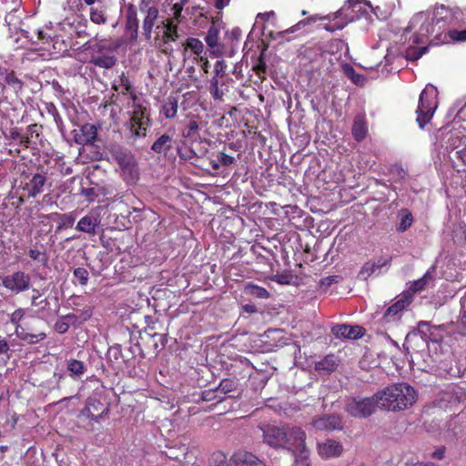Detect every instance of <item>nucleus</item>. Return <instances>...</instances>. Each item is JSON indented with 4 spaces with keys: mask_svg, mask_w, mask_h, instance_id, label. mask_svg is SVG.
I'll use <instances>...</instances> for the list:
<instances>
[{
    "mask_svg": "<svg viewBox=\"0 0 466 466\" xmlns=\"http://www.w3.org/2000/svg\"><path fill=\"white\" fill-rule=\"evenodd\" d=\"M263 431L264 441L273 448H284L287 441L285 427H277L275 425H265L260 428Z\"/></svg>",
    "mask_w": 466,
    "mask_h": 466,
    "instance_id": "13",
    "label": "nucleus"
},
{
    "mask_svg": "<svg viewBox=\"0 0 466 466\" xmlns=\"http://www.w3.org/2000/svg\"><path fill=\"white\" fill-rule=\"evenodd\" d=\"M11 357V350L6 339L0 337V364H5Z\"/></svg>",
    "mask_w": 466,
    "mask_h": 466,
    "instance_id": "48",
    "label": "nucleus"
},
{
    "mask_svg": "<svg viewBox=\"0 0 466 466\" xmlns=\"http://www.w3.org/2000/svg\"><path fill=\"white\" fill-rule=\"evenodd\" d=\"M433 281V275L431 270H428L422 278L413 281L410 285V291L416 293L424 289L431 282Z\"/></svg>",
    "mask_w": 466,
    "mask_h": 466,
    "instance_id": "36",
    "label": "nucleus"
},
{
    "mask_svg": "<svg viewBox=\"0 0 466 466\" xmlns=\"http://www.w3.org/2000/svg\"><path fill=\"white\" fill-rule=\"evenodd\" d=\"M41 294L39 290L33 289L32 290V298H31V305L33 307H39V310L49 309L50 303L47 299H44L40 300Z\"/></svg>",
    "mask_w": 466,
    "mask_h": 466,
    "instance_id": "42",
    "label": "nucleus"
},
{
    "mask_svg": "<svg viewBox=\"0 0 466 466\" xmlns=\"http://www.w3.org/2000/svg\"><path fill=\"white\" fill-rule=\"evenodd\" d=\"M46 178L44 175L35 174L24 189L27 192L28 198H35L44 191Z\"/></svg>",
    "mask_w": 466,
    "mask_h": 466,
    "instance_id": "21",
    "label": "nucleus"
},
{
    "mask_svg": "<svg viewBox=\"0 0 466 466\" xmlns=\"http://www.w3.org/2000/svg\"><path fill=\"white\" fill-rule=\"evenodd\" d=\"M445 400L451 404L460 403L465 399V393L461 389H452L444 393Z\"/></svg>",
    "mask_w": 466,
    "mask_h": 466,
    "instance_id": "43",
    "label": "nucleus"
},
{
    "mask_svg": "<svg viewBox=\"0 0 466 466\" xmlns=\"http://www.w3.org/2000/svg\"><path fill=\"white\" fill-rule=\"evenodd\" d=\"M379 408L385 410L399 411L411 407L417 399L415 390L407 383L391 384L376 392Z\"/></svg>",
    "mask_w": 466,
    "mask_h": 466,
    "instance_id": "2",
    "label": "nucleus"
},
{
    "mask_svg": "<svg viewBox=\"0 0 466 466\" xmlns=\"http://www.w3.org/2000/svg\"><path fill=\"white\" fill-rule=\"evenodd\" d=\"M182 136L185 138H188L193 141L198 140L200 137L199 125H198V121L195 119L189 120L186 128L183 130Z\"/></svg>",
    "mask_w": 466,
    "mask_h": 466,
    "instance_id": "37",
    "label": "nucleus"
},
{
    "mask_svg": "<svg viewBox=\"0 0 466 466\" xmlns=\"http://www.w3.org/2000/svg\"><path fill=\"white\" fill-rule=\"evenodd\" d=\"M25 316L24 309H15L10 316V322L15 326V334L16 336L30 344L37 343L44 340L46 338V334L44 331H39L36 333L29 332L27 329L29 328H25L20 324V321Z\"/></svg>",
    "mask_w": 466,
    "mask_h": 466,
    "instance_id": "10",
    "label": "nucleus"
},
{
    "mask_svg": "<svg viewBox=\"0 0 466 466\" xmlns=\"http://www.w3.org/2000/svg\"><path fill=\"white\" fill-rule=\"evenodd\" d=\"M245 291L247 294H249L258 299L269 298V292L265 288L255 284H248L245 287Z\"/></svg>",
    "mask_w": 466,
    "mask_h": 466,
    "instance_id": "41",
    "label": "nucleus"
},
{
    "mask_svg": "<svg viewBox=\"0 0 466 466\" xmlns=\"http://www.w3.org/2000/svg\"><path fill=\"white\" fill-rule=\"evenodd\" d=\"M100 224V219L94 214H88L83 217L76 225V229L81 232L95 235L96 228Z\"/></svg>",
    "mask_w": 466,
    "mask_h": 466,
    "instance_id": "23",
    "label": "nucleus"
},
{
    "mask_svg": "<svg viewBox=\"0 0 466 466\" xmlns=\"http://www.w3.org/2000/svg\"><path fill=\"white\" fill-rule=\"evenodd\" d=\"M411 299L403 297L398 299L394 304L390 306L380 318L382 324L398 322L401 317L403 310L410 304Z\"/></svg>",
    "mask_w": 466,
    "mask_h": 466,
    "instance_id": "14",
    "label": "nucleus"
},
{
    "mask_svg": "<svg viewBox=\"0 0 466 466\" xmlns=\"http://www.w3.org/2000/svg\"><path fill=\"white\" fill-rule=\"evenodd\" d=\"M73 276L78 280L81 286H86L89 279L88 271L82 267L76 268L73 271Z\"/></svg>",
    "mask_w": 466,
    "mask_h": 466,
    "instance_id": "50",
    "label": "nucleus"
},
{
    "mask_svg": "<svg viewBox=\"0 0 466 466\" xmlns=\"http://www.w3.org/2000/svg\"><path fill=\"white\" fill-rule=\"evenodd\" d=\"M218 389H214V390H204L202 392V399L203 400L205 401H212V400H215L217 399H218V402H220L223 399L219 396L217 395V392H218Z\"/></svg>",
    "mask_w": 466,
    "mask_h": 466,
    "instance_id": "59",
    "label": "nucleus"
},
{
    "mask_svg": "<svg viewBox=\"0 0 466 466\" xmlns=\"http://www.w3.org/2000/svg\"><path fill=\"white\" fill-rule=\"evenodd\" d=\"M285 433H287V441L285 442L284 449L292 451L293 449L305 445L306 433L301 428L286 426Z\"/></svg>",
    "mask_w": 466,
    "mask_h": 466,
    "instance_id": "18",
    "label": "nucleus"
},
{
    "mask_svg": "<svg viewBox=\"0 0 466 466\" xmlns=\"http://www.w3.org/2000/svg\"><path fill=\"white\" fill-rule=\"evenodd\" d=\"M466 41V29L464 30H457L451 29L448 32L442 31V35L441 36L440 45L441 44H449L455 42H465Z\"/></svg>",
    "mask_w": 466,
    "mask_h": 466,
    "instance_id": "30",
    "label": "nucleus"
},
{
    "mask_svg": "<svg viewBox=\"0 0 466 466\" xmlns=\"http://www.w3.org/2000/svg\"><path fill=\"white\" fill-rule=\"evenodd\" d=\"M362 5H369L370 3L360 0L346 1L343 6L335 13V19H341L337 29H343L349 23L358 20L363 14H366Z\"/></svg>",
    "mask_w": 466,
    "mask_h": 466,
    "instance_id": "9",
    "label": "nucleus"
},
{
    "mask_svg": "<svg viewBox=\"0 0 466 466\" xmlns=\"http://www.w3.org/2000/svg\"><path fill=\"white\" fill-rule=\"evenodd\" d=\"M437 88L432 85H427L420 93L416 110V121L420 128L430 122L437 108Z\"/></svg>",
    "mask_w": 466,
    "mask_h": 466,
    "instance_id": "6",
    "label": "nucleus"
},
{
    "mask_svg": "<svg viewBox=\"0 0 466 466\" xmlns=\"http://www.w3.org/2000/svg\"><path fill=\"white\" fill-rule=\"evenodd\" d=\"M461 15V12L457 7L436 5L433 11L428 9L415 14L409 23L408 29L414 30V43L429 42L431 45L438 46L442 31L457 21Z\"/></svg>",
    "mask_w": 466,
    "mask_h": 466,
    "instance_id": "1",
    "label": "nucleus"
},
{
    "mask_svg": "<svg viewBox=\"0 0 466 466\" xmlns=\"http://www.w3.org/2000/svg\"><path fill=\"white\" fill-rule=\"evenodd\" d=\"M461 137L458 134H451L447 142H446V149L453 153V156H451V159L456 157L461 160L463 164L466 165V146H463L461 149L459 147L461 146Z\"/></svg>",
    "mask_w": 466,
    "mask_h": 466,
    "instance_id": "20",
    "label": "nucleus"
},
{
    "mask_svg": "<svg viewBox=\"0 0 466 466\" xmlns=\"http://www.w3.org/2000/svg\"><path fill=\"white\" fill-rule=\"evenodd\" d=\"M70 327V322L66 321L64 317H60L55 323V329L60 334L67 332Z\"/></svg>",
    "mask_w": 466,
    "mask_h": 466,
    "instance_id": "58",
    "label": "nucleus"
},
{
    "mask_svg": "<svg viewBox=\"0 0 466 466\" xmlns=\"http://www.w3.org/2000/svg\"><path fill=\"white\" fill-rule=\"evenodd\" d=\"M121 86L123 87V90H122L123 94L130 95L133 101H136L137 99V95L134 92V88H133L130 81L127 77L121 78Z\"/></svg>",
    "mask_w": 466,
    "mask_h": 466,
    "instance_id": "56",
    "label": "nucleus"
},
{
    "mask_svg": "<svg viewBox=\"0 0 466 466\" xmlns=\"http://www.w3.org/2000/svg\"><path fill=\"white\" fill-rule=\"evenodd\" d=\"M127 28L133 30L131 34V39L136 40L137 38L138 21L137 19L136 13L129 12L127 15Z\"/></svg>",
    "mask_w": 466,
    "mask_h": 466,
    "instance_id": "47",
    "label": "nucleus"
},
{
    "mask_svg": "<svg viewBox=\"0 0 466 466\" xmlns=\"http://www.w3.org/2000/svg\"><path fill=\"white\" fill-rule=\"evenodd\" d=\"M282 332L283 331L281 329H268L264 332L263 337L274 340L275 343H272L271 346H278V343H279V345H282L285 344V342L282 341Z\"/></svg>",
    "mask_w": 466,
    "mask_h": 466,
    "instance_id": "44",
    "label": "nucleus"
},
{
    "mask_svg": "<svg viewBox=\"0 0 466 466\" xmlns=\"http://www.w3.org/2000/svg\"><path fill=\"white\" fill-rule=\"evenodd\" d=\"M10 137L13 139H20V144L23 146L27 147L30 144L29 137L21 136L18 130H12Z\"/></svg>",
    "mask_w": 466,
    "mask_h": 466,
    "instance_id": "62",
    "label": "nucleus"
},
{
    "mask_svg": "<svg viewBox=\"0 0 466 466\" xmlns=\"http://www.w3.org/2000/svg\"><path fill=\"white\" fill-rule=\"evenodd\" d=\"M127 128L129 131L130 138L135 142L138 138H144L147 136V122H141L133 118L126 124Z\"/></svg>",
    "mask_w": 466,
    "mask_h": 466,
    "instance_id": "24",
    "label": "nucleus"
},
{
    "mask_svg": "<svg viewBox=\"0 0 466 466\" xmlns=\"http://www.w3.org/2000/svg\"><path fill=\"white\" fill-rule=\"evenodd\" d=\"M163 13L175 19L177 24L190 20L194 25L204 27L208 23L204 8L198 5H189V0H165Z\"/></svg>",
    "mask_w": 466,
    "mask_h": 466,
    "instance_id": "3",
    "label": "nucleus"
},
{
    "mask_svg": "<svg viewBox=\"0 0 466 466\" xmlns=\"http://www.w3.org/2000/svg\"><path fill=\"white\" fill-rule=\"evenodd\" d=\"M41 128H42V127L38 126L37 124L29 125L26 128V136L25 137H28L29 138L33 137L34 136L39 137V135L41 133Z\"/></svg>",
    "mask_w": 466,
    "mask_h": 466,
    "instance_id": "61",
    "label": "nucleus"
},
{
    "mask_svg": "<svg viewBox=\"0 0 466 466\" xmlns=\"http://www.w3.org/2000/svg\"><path fill=\"white\" fill-rule=\"evenodd\" d=\"M158 17V10L155 6H150L147 9V15L143 21V31L147 39L151 38V33L156 20Z\"/></svg>",
    "mask_w": 466,
    "mask_h": 466,
    "instance_id": "28",
    "label": "nucleus"
},
{
    "mask_svg": "<svg viewBox=\"0 0 466 466\" xmlns=\"http://www.w3.org/2000/svg\"><path fill=\"white\" fill-rule=\"evenodd\" d=\"M49 113L52 114V116L54 117V121L56 122L58 130L61 133H64V131H65V125H64L63 119H62L61 116L59 115L57 109L56 108V106L54 105H52V108L49 109Z\"/></svg>",
    "mask_w": 466,
    "mask_h": 466,
    "instance_id": "57",
    "label": "nucleus"
},
{
    "mask_svg": "<svg viewBox=\"0 0 466 466\" xmlns=\"http://www.w3.org/2000/svg\"><path fill=\"white\" fill-rule=\"evenodd\" d=\"M312 426L320 431L342 430V417L338 414L324 415L314 419Z\"/></svg>",
    "mask_w": 466,
    "mask_h": 466,
    "instance_id": "17",
    "label": "nucleus"
},
{
    "mask_svg": "<svg viewBox=\"0 0 466 466\" xmlns=\"http://www.w3.org/2000/svg\"><path fill=\"white\" fill-rule=\"evenodd\" d=\"M162 24L163 27L165 28L163 35L165 43L168 44L169 42L177 41L179 37V35L177 32V25L175 19L166 15V19L162 22Z\"/></svg>",
    "mask_w": 466,
    "mask_h": 466,
    "instance_id": "25",
    "label": "nucleus"
},
{
    "mask_svg": "<svg viewBox=\"0 0 466 466\" xmlns=\"http://www.w3.org/2000/svg\"><path fill=\"white\" fill-rule=\"evenodd\" d=\"M398 218H400V222L397 226V231L399 232L406 231L413 223L412 214L407 208H402L399 212Z\"/></svg>",
    "mask_w": 466,
    "mask_h": 466,
    "instance_id": "33",
    "label": "nucleus"
},
{
    "mask_svg": "<svg viewBox=\"0 0 466 466\" xmlns=\"http://www.w3.org/2000/svg\"><path fill=\"white\" fill-rule=\"evenodd\" d=\"M226 67H227V65L224 60L217 61L215 64V66H214V71H215L216 76H220V77L224 76L226 74Z\"/></svg>",
    "mask_w": 466,
    "mask_h": 466,
    "instance_id": "60",
    "label": "nucleus"
},
{
    "mask_svg": "<svg viewBox=\"0 0 466 466\" xmlns=\"http://www.w3.org/2000/svg\"><path fill=\"white\" fill-rule=\"evenodd\" d=\"M28 255L33 260H36L40 262L42 265H46L48 261L47 255L45 252H42L35 248L29 249Z\"/></svg>",
    "mask_w": 466,
    "mask_h": 466,
    "instance_id": "54",
    "label": "nucleus"
},
{
    "mask_svg": "<svg viewBox=\"0 0 466 466\" xmlns=\"http://www.w3.org/2000/svg\"><path fill=\"white\" fill-rule=\"evenodd\" d=\"M206 43L210 47H215L218 46V30L214 25H211L205 37Z\"/></svg>",
    "mask_w": 466,
    "mask_h": 466,
    "instance_id": "51",
    "label": "nucleus"
},
{
    "mask_svg": "<svg viewBox=\"0 0 466 466\" xmlns=\"http://www.w3.org/2000/svg\"><path fill=\"white\" fill-rule=\"evenodd\" d=\"M228 466H265V464L254 454L239 451L230 458Z\"/></svg>",
    "mask_w": 466,
    "mask_h": 466,
    "instance_id": "19",
    "label": "nucleus"
},
{
    "mask_svg": "<svg viewBox=\"0 0 466 466\" xmlns=\"http://www.w3.org/2000/svg\"><path fill=\"white\" fill-rule=\"evenodd\" d=\"M331 333L337 339H357L364 336L365 329L359 325L337 324Z\"/></svg>",
    "mask_w": 466,
    "mask_h": 466,
    "instance_id": "15",
    "label": "nucleus"
},
{
    "mask_svg": "<svg viewBox=\"0 0 466 466\" xmlns=\"http://www.w3.org/2000/svg\"><path fill=\"white\" fill-rule=\"evenodd\" d=\"M368 132L367 126L363 119L356 118L352 127V135L357 141L364 139Z\"/></svg>",
    "mask_w": 466,
    "mask_h": 466,
    "instance_id": "39",
    "label": "nucleus"
},
{
    "mask_svg": "<svg viewBox=\"0 0 466 466\" xmlns=\"http://www.w3.org/2000/svg\"><path fill=\"white\" fill-rule=\"evenodd\" d=\"M349 76L354 82L355 84H361L364 80L363 76L360 74H357L353 68H350V72L348 73Z\"/></svg>",
    "mask_w": 466,
    "mask_h": 466,
    "instance_id": "64",
    "label": "nucleus"
},
{
    "mask_svg": "<svg viewBox=\"0 0 466 466\" xmlns=\"http://www.w3.org/2000/svg\"><path fill=\"white\" fill-rule=\"evenodd\" d=\"M109 152L114 161L117 163L123 179L127 184H136L139 179V169L132 151L120 145H114Z\"/></svg>",
    "mask_w": 466,
    "mask_h": 466,
    "instance_id": "4",
    "label": "nucleus"
},
{
    "mask_svg": "<svg viewBox=\"0 0 466 466\" xmlns=\"http://www.w3.org/2000/svg\"><path fill=\"white\" fill-rule=\"evenodd\" d=\"M428 51L427 46L415 47L410 46L406 50V58L408 60L415 61L420 58Z\"/></svg>",
    "mask_w": 466,
    "mask_h": 466,
    "instance_id": "45",
    "label": "nucleus"
},
{
    "mask_svg": "<svg viewBox=\"0 0 466 466\" xmlns=\"http://www.w3.org/2000/svg\"><path fill=\"white\" fill-rule=\"evenodd\" d=\"M3 286L15 294L24 292L30 288V276L23 271H16L2 278Z\"/></svg>",
    "mask_w": 466,
    "mask_h": 466,
    "instance_id": "11",
    "label": "nucleus"
},
{
    "mask_svg": "<svg viewBox=\"0 0 466 466\" xmlns=\"http://www.w3.org/2000/svg\"><path fill=\"white\" fill-rule=\"evenodd\" d=\"M342 445L333 440H328L327 441L319 444V453L325 459L338 457L342 453Z\"/></svg>",
    "mask_w": 466,
    "mask_h": 466,
    "instance_id": "22",
    "label": "nucleus"
},
{
    "mask_svg": "<svg viewBox=\"0 0 466 466\" xmlns=\"http://www.w3.org/2000/svg\"><path fill=\"white\" fill-rule=\"evenodd\" d=\"M74 141L78 145L93 144L97 137V129L94 124L86 123L78 129L72 131Z\"/></svg>",
    "mask_w": 466,
    "mask_h": 466,
    "instance_id": "16",
    "label": "nucleus"
},
{
    "mask_svg": "<svg viewBox=\"0 0 466 466\" xmlns=\"http://www.w3.org/2000/svg\"><path fill=\"white\" fill-rule=\"evenodd\" d=\"M294 457L295 466H309V452L306 447V444L298 449H293L291 451Z\"/></svg>",
    "mask_w": 466,
    "mask_h": 466,
    "instance_id": "32",
    "label": "nucleus"
},
{
    "mask_svg": "<svg viewBox=\"0 0 466 466\" xmlns=\"http://www.w3.org/2000/svg\"><path fill=\"white\" fill-rule=\"evenodd\" d=\"M84 50L90 54V63L101 67L111 68L116 65V57L114 56V47L106 41H99L94 44L86 42L83 46Z\"/></svg>",
    "mask_w": 466,
    "mask_h": 466,
    "instance_id": "5",
    "label": "nucleus"
},
{
    "mask_svg": "<svg viewBox=\"0 0 466 466\" xmlns=\"http://www.w3.org/2000/svg\"><path fill=\"white\" fill-rule=\"evenodd\" d=\"M388 263H389V260H387V259H380L377 263L367 262L361 268L360 275L361 277H363V279H367L374 274L379 275L380 272V268L382 267L387 266Z\"/></svg>",
    "mask_w": 466,
    "mask_h": 466,
    "instance_id": "31",
    "label": "nucleus"
},
{
    "mask_svg": "<svg viewBox=\"0 0 466 466\" xmlns=\"http://www.w3.org/2000/svg\"><path fill=\"white\" fill-rule=\"evenodd\" d=\"M379 408L376 393L371 397H351L346 400L345 411L354 418L365 419L372 415Z\"/></svg>",
    "mask_w": 466,
    "mask_h": 466,
    "instance_id": "7",
    "label": "nucleus"
},
{
    "mask_svg": "<svg viewBox=\"0 0 466 466\" xmlns=\"http://www.w3.org/2000/svg\"><path fill=\"white\" fill-rule=\"evenodd\" d=\"M66 370L69 376L74 380H80L82 376L86 372V365L78 360L69 359L66 360Z\"/></svg>",
    "mask_w": 466,
    "mask_h": 466,
    "instance_id": "26",
    "label": "nucleus"
},
{
    "mask_svg": "<svg viewBox=\"0 0 466 466\" xmlns=\"http://www.w3.org/2000/svg\"><path fill=\"white\" fill-rule=\"evenodd\" d=\"M336 367L337 361L334 355H327L324 359L316 363L317 370L331 372L336 369Z\"/></svg>",
    "mask_w": 466,
    "mask_h": 466,
    "instance_id": "40",
    "label": "nucleus"
},
{
    "mask_svg": "<svg viewBox=\"0 0 466 466\" xmlns=\"http://www.w3.org/2000/svg\"><path fill=\"white\" fill-rule=\"evenodd\" d=\"M318 19H319V17L317 15H313L309 18L300 20L295 25L291 26L290 28H289L285 31H281V32L278 33V35H284L286 34L294 33V32L299 30L302 26H305L310 23L316 22Z\"/></svg>",
    "mask_w": 466,
    "mask_h": 466,
    "instance_id": "46",
    "label": "nucleus"
},
{
    "mask_svg": "<svg viewBox=\"0 0 466 466\" xmlns=\"http://www.w3.org/2000/svg\"><path fill=\"white\" fill-rule=\"evenodd\" d=\"M209 92H210L211 96L215 100L221 101L223 99L224 93H223V91H221L219 89L218 80L217 76H213L210 79Z\"/></svg>",
    "mask_w": 466,
    "mask_h": 466,
    "instance_id": "49",
    "label": "nucleus"
},
{
    "mask_svg": "<svg viewBox=\"0 0 466 466\" xmlns=\"http://www.w3.org/2000/svg\"><path fill=\"white\" fill-rule=\"evenodd\" d=\"M187 48L190 49L194 54L199 56L204 51L203 43L197 38H188L187 41Z\"/></svg>",
    "mask_w": 466,
    "mask_h": 466,
    "instance_id": "53",
    "label": "nucleus"
},
{
    "mask_svg": "<svg viewBox=\"0 0 466 466\" xmlns=\"http://www.w3.org/2000/svg\"><path fill=\"white\" fill-rule=\"evenodd\" d=\"M108 412V405L102 402L97 397L90 396L86 400L82 415L98 422Z\"/></svg>",
    "mask_w": 466,
    "mask_h": 466,
    "instance_id": "12",
    "label": "nucleus"
},
{
    "mask_svg": "<svg viewBox=\"0 0 466 466\" xmlns=\"http://www.w3.org/2000/svg\"><path fill=\"white\" fill-rule=\"evenodd\" d=\"M173 137L171 135H161L151 146V150L157 154L166 155L171 148Z\"/></svg>",
    "mask_w": 466,
    "mask_h": 466,
    "instance_id": "27",
    "label": "nucleus"
},
{
    "mask_svg": "<svg viewBox=\"0 0 466 466\" xmlns=\"http://www.w3.org/2000/svg\"><path fill=\"white\" fill-rule=\"evenodd\" d=\"M178 109V97L169 96L161 106L160 113L164 115L165 118L171 119L176 117Z\"/></svg>",
    "mask_w": 466,
    "mask_h": 466,
    "instance_id": "29",
    "label": "nucleus"
},
{
    "mask_svg": "<svg viewBox=\"0 0 466 466\" xmlns=\"http://www.w3.org/2000/svg\"><path fill=\"white\" fill-rule=\"evenodd\" d=\"M236 388V383L228 379H225L220 381L219 385L217 387L218 390L222 392L223 394H227L231 392Z\"/></svg>",
    "mask_w": 466,
    "mask_h": 466,
    "instance_id": "55",
    "label": "nucleus"
},
{
    "mask_svg": "<svg viewBox=\"0 0 466 466\" xmlns=\"http://www.w3.org/2000/svg\"><path fill=\"white\" fill-rule=\"evenodd\" d=\"M89 18L98 25H111L116 27L118 23L116 8L106 1L89 7Z\"/></svg>",
    "mask_w": 466,
    "mask_h": 466,
    "instance_id": "8",
    "label": "nucleus"
},
{
    "mask_svg": "<svg viewBox=\"0 0 466 466\" xmlns=\"http://www.w3.org/2000/svg\"><path fill=\"white\" fill-rule=\"evenodd\" d=\"M214 462L218 463L217 466H225L226 456L222 452H217L212 455Z\"/></svg>",
    "mask_w": 466,
    "mask_h": 466,
    "instance_id": "63",
    "label": "nucleus"
},
{
    "mask_svg": "<svg viewBox=\"0 0 466 466\" xmlns=\"http://www.w3.org/2000/svg\"><path fill=\"white\" fill-rule=\"evenodd\" d=\"M5 83L15 93L21 92L24 83L14 71L6 72L4 76Z\"/></svg>",
    "mask_w": 466,
    "mask_h": 466,
    "instance_id": "35",
    "label": "nucleus"
},
{
    "mask_svg": "<svg viewBox=\"0 0 466 466\" xmlns=\"http://www.w3.org/2000/svg\"><path fill=\"white\" fill-rule=\"evenodd\" d=\"M235 161V158L229 155H227L223 152H219L217 155V159H210V165L214 170H218L220 166H230Z\"/></svg>",
    "mask_w": 466,
    "mask_h": 466,
    "instance_id": "38",
    "label": "nucleus"
},
{
    "mask_svg": "<svg viewBox=\"0 0 466 466\" xmlns=\"http://www.w3.org/2000/svg\"><path fill=\"white\" fill-rule=\"evenodd\" d=\"M459 333L466 337V300L461 302V310L458 320Z\"/></svg>",
    "mask_w": 466,
    "mask_h": 466,
    "instance_id": "52",
    "label": "nucleus"
},
{
    "mask_svg": "<svg viewBox=\"0 0 466 466\" xmlns=\"http://www.w3.org/2000/svg\"><path fill=\"white\" fill-rule=\"evenodd\" d=\"M130 118L141 122H147V125L149 124L150 121L147 108L143 105L137 103V100L133 101V111Z\"/></svg>",
    "mask_w": 466,
    "mask_h": 466,
    "instance_id": "34",
    "label": "nucleus"
}]
</instances>
